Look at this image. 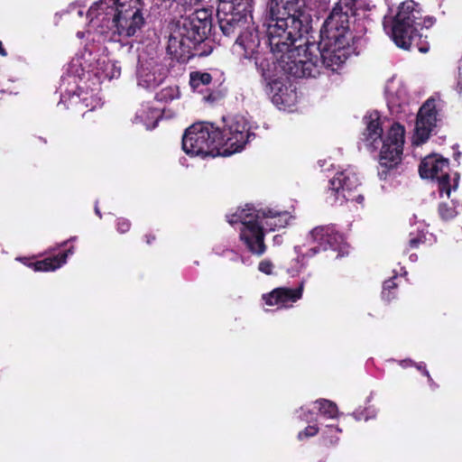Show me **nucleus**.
Instances as JSON below:
<instances>
[{
	"instance_id": "f257e3e1",
	"label": "nucleus",
	"mask_w": 462,
	"mask_h": 462,
	"mask_svg": "<svg viewBox=\"0 0 462 462\" xmlns=\"http://www.w3.org/2000/svg\"><path fill=\"white\" fill-rule=\"evenodd\" d=\"M350 11L347 5L337 4L325 20L318 43L320 69L336 71L356 53V37L349 28Z\"/></svg>"
},
{
	"instance_id": "f03ea898",
	"label": "nucleus",
	"mask_w": 462,
	"mask_h": 462,
	"mask_svg": "<svg viewBox=\"0 0 462 462\" xmlns=\"http://www.w3.org/2000/svg\"><path fill=\"white\" fill-rule=\"evenodd\" d=\"M245 59L254 60L257 71L261 74L263 83L280 76L293 78H316L320 74L318 56L305 51L303 55L294 57L293 53L282 54L278 57L270 51H263L258 47L249 50Z\"/></svg>"
},
{
	"instance_id": "7ed1b4c3",
	"label": "nucleus",
	"mask_w": 462,
	"mask_h": 462,
	"mask_svg": "<svg viewBox=\"0 0 462 462\" xmlns=\"http://www.w3.org/2000/svg\"><path fill=\"white\" fill-rule=\"evenodd\" d=\"M144 0H100L88 11L92 17L110 23V28L123 38L135 36L145 24Z\"/></svg>"
},
{
	"instance_id": "20e7f679",
	"label": "nucleus",
	"mask_w": 462,
	"mask_h": 462,
	"mask_svg": "<svg viewBox=\"0 0 462 462\" xmlns=\"http://www.w3.org/2000/svg\"><path fill=\"white\" fill-rule=\"evenodd\" d=\"M419 5L413 0L402 2L392 19L390 36L397 47L411 51L418 50L426 53L430 50L428 35L417 28L419 24Z\"/></svg>"
},
{
	"instance_id": "39448f33",
	"label": "nucleus",
	"mask_w": 462,
	"mask_h": 462,
	"mask_svg": "<svg viewBox=\"0 0 462 462\" xmlns=\"http://www.w3.org/2000/svg\"><path fill=\"white\" fill-rule=\"evenodd\" d=\"M252 9L245 5L234 7L226 4H218L217 9V23L222 33L228 38H236V43L244 50L247 56L249 50L258 47L259 38L256 33L245 31Z\"/></svg>"
},
{
	"instance_id": "423d86ee",
	"label": "nucleus",
	"mask_w": 462,
	"mask_h": 462,
	"mask_svg": "<svg viewBox=\"0 0 462 462\" xmlns=\"http://www.w3.org/2000/svg\"><path fill=\"white\" fill-rule=\"evenodd\" d=\"M266 30L267 43L270 52L277 55L293 53L294 57L300 55L295 43L300 41L308 28L301 27V22L294 18L291 23L284 18L270 17Z\"/></svg>"
},
{
	"instance_id": "0eeeda50",
	"label": "nucleus",
	"mask_w": 462,
	"mask_h": 462,
	"mask_svg": "<svg viewBox=\"0 0 462 462\" xmlns=\"http://www.w3.org/2000/svg\"><path fill=\"white\" fill-rule=\"evenodd\" d=\"M216 126L211 123H196L188 127L182 136L183 152L191 156L207 157L222 155L216 134Z\"/></svg>"
},
{
	"instance_id": "6e6552de",
	"label": "nucleus",
	"mask_w": 462,
	"mask_h": 462,
	"mask_svg": "<svg viewBox=\"0 0 462 462\" xmlns=\"http://www.w3.org/2000/svg\"><path fill=\"white\" fill-rule=\"evenodd\" d=\"M216 133L219 149L225 156L241 152L250 137L254 136L250 131L249 122L241 115L223 117V126H216Z\"/></svg>"
},
{
	"instance_id": "1a4fd4ad",
	"label": "nucleus",
	"mask_w": 462,
	"mask_h": 462,
	"mask_svg": "<svg viewBox=\"0 0 462 462\" xmlns=\"http://www.w3.org/2000/svg\"><path fill=\"white\" fill-rule=\"evenodd\" d=\"M255 210L254 207L246 205L245 208H238L236 213L227 216V221L231 226L242 224L240 240L252 254L261 256L266 252L267 246L264 243L265 232L255 219Z\"/></svg>"
},
{
	"instance_id": "9d476101",
	"label": "nucleus",
	"mask_w": 462,
	"mask_h": 462,
	"mask_svg": "<svg viewBox=\"0 0 462 462\" xmlns=\"http://www.w3.org/2000/svg\"><path fill=\"white\" fill-rule=\"evenodd\" d=\"M212 10L202 8L184 18L176 29L196 46L211 45L208 35L212 30Z\"/></svg>"
},
{
	"instance_id": "9b49d317",
	"label": "nucleus",
	"mask_w": 462,
	"mask_h": 462,
	"mask_svg": "<svg viewBox=\"0 0 462 462\" xmlns=\"http://www.w3.org/2000/svg\"><path fill=\"white\" fill-rule=\"evenodd\" d=\"M404 134V126L399 123H393L385 139H383L379 155V163L382 168H384V170L379 171L381 179H385L387 171L396 167L401 162Z\"/></svg>"
},
{
	"instance_id": "f8f14e48",
	"label": "nucleus",
	"mask_w": 462,
	"mask_h": 462,
	"mask_svg": "<svg viewBox=\"0 0 462 462\" xmlns=\"http://www.w3.org/2000/svg\"><path fill=\"white\" fill-rule=\"evenodd\" d=\"M212 51V45L196 46L176 28L171 32L167 44L168 54L180 63H187L194 57L208 56Z\"/></svg>"
},
{
	"instance_id": "ddd939ff",
	"label": "nucleus",
	"mask_w": 462,
	"mask_h": 462,
	"mask_svg": "<svg viewBox=\"0 0 462 462\" xmlns=\"http://www.w3.org/2000/svg\"><path fill=\"white\" fill-rule=\"evenodd\" d=\"M449 162L448 159L431 154L421 160L419 173L422 179L436 180L440 195H450L451 184L449 176Z\"/></svg>"
},
{
	"instance_id": "4468645a",
	"label": "nucleus",
	"mask_w": 462,
	"mask_h": 462,
	"mask_svg": "<svg viewBox=\"0 0 462 462\" xmlns=\"http://www.w3.org/2000/svg\"><path fill=\"white\" fill-rule=\"evenodd\" d=\"M310 236L316 244L310 249L313 254L332 250L337 253V258L343 256L347 249L344 236L336 229L334 225L318 226L310 231Z\"/></svg>"
},
{
	"instance_id": "2eb2a0df",
	"label": "nucleus",
	"mask_w": 462,
	"mask_h": 462,
	"mask_svg": "<svg viewBox=\"0 0 462 462\" xmlns=\"http://www.w3.org/2000/svg\"><path fill=\"white\" fill-rule=\"evenodd\" d=\"M360 185L357 175L349 169H346L342 171H338L329 180L328 189L331 195L334 196L336 201H354L357 199H362L361 195L357 197L354 195Z\"/></svg>"
},
{
	"instance_id": "dca6fc26",
	"label": "nucleus",
	"mask_w": 462,
	"mask_h": 462,
	"mask_svg": "<svg viewBox=\"0 0 462 462\" xmlns=\"http://www.w3.org/2000/svg\"><path fill=\"white\" fill-rule=\"evenodd\" d=\"M270 17L284 18L291 23L292 18L301 22V27L308 28L310 15L306 14L303 0H271Z\"/></svg>"
},
{
	"instance_id": "f3484780",
	"label": "nucleus",
	"mask_w": 462,
	"mask_h": 462,
	"mask_svg": "<svg viewBox=\"0 0 462 462\" xmlns=\"http://www.w3.org/2000/svg\"><path fill=\"white\" fill-rule=\"evenodd\" d=\"M292 216L286 210L277 209L276 208L266 207L255 210V219L264 230L273 232L281 228H285L291 220Z\"/></svg>"
},
{
	"instance_id": "a211bd4d",
	"label": "nucleus",
	"mask_w": 462,
	"mask_h": 462,
	"mask_svg": "<svg viewBox=\"0 0 462 462\" xmlns=\"http://www.w3.org/2000/svg\"><path fill=\"white\" fill-rule=\"evenodd\" d=\"M435 99L430 97L420 106L416 119V134L421 143L426 142L436 126L437 110Z\"/></svg>"
},
{
	"instance_id": "6ab92c4d",
	"label": "nucleus",
	"mask_w": 462,
	"mask_h": 462,
	"mask_svg": "<svg viewBox=\"0 0 462 462\" xmlns=\"http://www.w3.org/2000/svg\"><path fill=\"white\" fill-rule=\"evenodd\" d=\"M303 282L297 288L278 287L272 291L263 294L262 300L268 306H277L278 309L291 307L293 303L301 299Z\"/></svg>"
},
{
	"instance_id": "aec40b11",
	"label": "nucleus",
	"mask_w": 462,
	"mask_h": 462,
	"mask_svg": "<svg viewBox=\"0 0 462 462\" xmlns=\"http://www.w3.org/2000/svg\"><path fill=\"white\" fill-rule=\"evenodd\" d=\"M165 73L158 66L142 63L137 70L138 85L151 90L159 87L165 79Z\"/></svg>"
},
{
	"instance_id": "412c9836",
	"label": "nucleus",
	"mask_w": 462,
	"mask_h": 462,
	"mask_svg": "<svg viewBox=\"0 0 462 462\" xmlns=\"http://www.w3.org/2000/svg\"><path fill=\"white\" fill-rule=\"evenodd\" d=\"M364 121L366 125V127L363 133V140L366 143L367 145L375 149L376 146L374 145V143H376L378 140L381 141L383 136V128L380 122V116L376 112L372 113L368 116H365L364 117Z\"/></svg>"
},
{
	"instance_id": "4be33fe9",
	"label": "nucleus",
	"mask_w": 462,
	"mask_h": 462,
	"mask_svg": "<svg viewBox=\"0 0 462 462\" xmlns=\"http://www.w3.org/2000/svg\"><path fill=\"white\" fill-rule=\"evenodd\" d=\"M73 254L74 246H70L56 255L46 257L42 260H36L34 272H53L61 267L67 262L68 256Z\"/></svg>"
},
{
	"instance_id": "5701e85b",
	"label": "nucleus",
	"mask_w": 462,
	"mask_h": 462,
	"mask_svg": "<svg viewBox=\"0 0 462 462\" xmlns=\"http://www.w3.org/2000/svg\"><path fill=\"white\" fill-rule=\"evenodd\" d=\"M264 89L268 95L272 96L273 103H283L282 94L286 90L283 77L280 76L271 81H267V83H264Z\"/></svg>"
},
{
	"instance_id": "b1692460",
	"label": "nucleus",
	"mask_w": 462,
	"mask_h": 462,
	"mask_svg": "<svg viewBox=\"0 0 462 462\" xmlns=\"http://www.w3.org/2000/svg\"><path fill=\"white\" fill-rule=\"evenodd\" d=\"M97 103V99L92 95L88 97L87 92H81L79 94L74 93L69 100V105L79 106V110H82V108L87 109L82 112V116H84L86 112L92 111Z\"/></svg>"
},
{
	"instance_id": "393cba45",
	"label": "nucleus",
	"mask_w": 462,
	"mask_h": 462,
	"mask_svg": "<svg viewBox=\"0 0 462 462\" xmlns=\"http://www.w3.org/2000/svg\"><path fill=\"white\" fill-rule=\"evenodd\" d=\"M213 82V77L210 73L193 71L189 74V85L193 90L200 91V87H208Z\"/></svg>"
},
{
	"instance_id": "a878e982",
	"label": "nucleus",
	"mask_w": 462,
	"mask_h": 462,
	"mask_svg": "<svg viewBox=\"0 0 462 462\" xmlns=\"http://www.w3.org/2000/svg\"><path fill=\"white\" fill-rule=\"evenodd\" d=\"M319 404V411L321 415L335 419L338 415V408L337 404L327 399H319L316 402Z\"/></svg>"
},
{
	"instance_id": "bb28decb",
	"label": "nucleus",
	"mask_w": 462,
	"mask_h": 462,
	"mask_svg": "<svg viewBox=\"0 0 462 462\" xmlns=\"http://www.w3.org/2000/svg\"><path fill=\"white\" fill-rule=\"evenodd\" d=\"M398 277L395 275L386 281L383 284L382 298L386 301H391L396 298L398 284L396 280Z\"/></svg>"
},
{
	"instance_id": "cd10ccee",
	"label": "nucleus",
	"mask_w": 462,
	"mask_h": 462,
	"mask_svg": "<svg viewBox=\"0 0 462 462\" xmlns=\"http://www.w3.org/2000/svg\"><path fill=\"white\" fill-rule=\"evenodd\" d=\"M180 95L177 86H167L155 94L154 98L159 102H170L177 98Z\"/></svg>"
},
{
	"instance_id": "c85d7f7f",
	"label": "nucleus",
	"mask_w": 462,
	"mask_h": 462,
	"mask_svg": "<svg viewBox=\"0 0 462 462\" xmlns=\"http://www.w3.org/2000/svg\"><path fill=\"white\" fill-rule=\"evenodd\" d=\"M438 212L440 218L444 221L453 219L457 214L456 208L453 205L445 202L439 203Z\"/></svg>"
},
{
	"instance_id": "c756f323",
	"label": "nucleus",
	"mask_w": 462,
	"mask_h": 462,
	"mask_svg": "<svg viewBox=\"0 0 462 462\" xmlns=\"http://www.w3.org/2000/svg\"><path fill=\"white\" fill-rule=\"evenodd\" d=\"M426 241L425 235L422 233H410V238L408 240V245L410 249H416L420 245L424 244Z\"/></svg>"
},
{
	"instance_id": "7c9ffc66",
	"label": "nucleus",
	"mask_w": 462,
	"mask_h": 462,
	"mask_svg": "<svg viewBox=\"0 0 462 462\" xmlns=\"http://www.w3.org/2000/svg\"><path fill=\"white\" fill-rule=\"evenodd\" d=\"M418 15L419 19V24H416L417 28L420 30V32H422L423 29H430L436 22V19L432 16H421L420 11L418 9Z\"/></svg>"
},
{
	"instance_id": "2f4dec72",
	"label": "nucleus",
	"mask_w": 462,
	"mask_h": 462,
	"mask_svg": "<svg viewBox=\"0 0 462 462\" xmlns=\"http://www.w3.org/2000/svg\"><path fill=\"white\" fill-rule=\"evenodd\" d=\"M319 433V428L316 425H309L303 430L298 433V439L302 440L305 438L316 436Z\"/></svg>"
},
{
	"instance_id": "473e14b6",
	"label": "nucleus",
	"mask_w": 462,
	"mask_h": 462,
	"mask_svg": "<svg viewBox=\"0 0 462 462\" xmlns=\"http://www.w3.org/2000/svg\"><path fill=\"white\" fill-rule=\"evenodd\" d=\"M131 226H132V224H131L130 220L127 218L118 217L116 219V230L120 234L127 233L130 230Z\"/></svg>"
},
{
	"instance_id": "72a5a7b5",
	"label": "nucleus",
	"mask_w": 462,
	"mask_h": 462,
	"mask_svg": "<svg viewBox=\"0 0 462 462\" xmlns=\"http://www.w3.org/2000/svg\"><path fill=\"white\" fill-rule=\"evenodd\" d=\"M273 268L274 265L269 259L262 260L258 264V270L266 275L273 274Z\"/></svg>"
},
{
	"instance_id": "f704fd0d",
	"label": "nucleus",
	"mask_w": 462,
	"mask_h": 462,
	"mask_svg": "<svg viewBox=\"0 0 462 462\" xmlns=\"http://www.w3.org/2000/svg\"><path fill=\"white\" fill-rule=\"evenodd\" d=\"M219 4H226L234 7L243 5L246 6V9L253 8V0H219Z\"/></svg>"
},
{
	"instance_id": "c9c22d12",
	"label": "nucleus",
	"mask_w": 462,
	"mask_h": 462,
	"mask_svg": "<svg viewBox=\"0 0 462 462\" xmlns=\"http://www.w3.org/2000/svg\"><path fill=\"white\" fill-rule=\"evenodd\" d=\"M17 261H19L20 263H22L23 264H24L25 266L32 269L34 271V263L36 262L35 260V256H32V257H17L16 258Z\"/></svg>"
},
{
	"instance_id": "e433bc0d",
	"label": "nucleus",
	"mask_w": 462,
	"mask_h": 462,
	"mask_svg": "<svg viewBox=\"0 0 462 462\" xmlns=\"http://www.w3.org/2000/svg\"><path fill=\"white\" fill-rule=\"evenodd\" d=\"M222 97L223 96L220 91H212L208 95L205 96L204 98H205V100L213 103V102H216V101L221 99Z\"/></svg>"
},
{
	"instance_id": "4c0bfd02",
	"label": "nucleus",
	"mask_w": 462,
	"mask_h": 462,
	"mask_svg": "<svg viewBox=\"0 0 462 462\" xmlns=\"http://www.w3.org/2000/svg\"><path fill=\"white\" fill-rule=\"evenodd\" d=\"M457 91L459 97L462 101V69H460V72H459V78H458V81H457Z\"/></svg>"
},
{
	"instance_id": "58836bf2",
	"label": "nucleus",
	"mask_w": 462,
	"mask_h": 462,
	"mask_svg": "<svg viewBox=\"0 0 462 462\" xmlns=\"http://www.w3.org/2000/svg\"><path fill=\"white\" fill-rule=\"evenodd\" d=\"M144 241L148 245H151L155 240L156 236L153 234H146L144 236Z\"/></svg>"
},
{
	"instance_id": "ea45409f",
	"label": "nucleus",
	"mask_w": 462,
	"mask_h": 462,
	"mask_svg": "<svg viewBox=\"0 0 462 462\" xmlns=\"http://www.w3.org/2000/svg\"><path fill=\"white\" fill-rule=\"evenodd\" d=\"M0 56H2V57L7 56V51H6L5 48L4 47V44L2 42H0Z\"/></svg>"
},
{
	"instance_id": "a19ab883",
	"label": "nucleus",
	"mask_w": 462,
	"mask_h": 462,
	"mask_svg": "<svg viewBox=\"0 0 462 462\" xmlns=\"http://www.w3.org/2000/svg\"><path fill=\"white\" fill-rule=\"evenodd\" d=\"M328 430L332 433V432H341V429H339L337 426V427H334V426H328Z\"/></svg>"
},
{
	"instance_id": "79ce46f5",
	"label": "nucleus",
	"mask_w": 462,
	"mask_h": 462,
	"mask_svg": "<svg viewBox=\"0 0 462 462\" xmlns=\"http://www.w3.org/2000/svg\"><path fill=\"white\" fill-rule=\"evenodd\" d=\"M339 441V438L338 437H336L335 439H330L328 440L329 444L330 445H337Z\"/></svg>"
},
{
	"instance_id": "37998d69",
	"label": "nucleus",
	"mask_w": 462,
	"mask_h": 462,
	"mask_svg": "<svg viewBox=\"0 0 462 462\" xmlns=\"http://www.w3.org/2000/svg\"><path fill=\"white\" fill-rule=\"evenodd\" d=\"M75 240H76V237H75V236H74V237H71L70 239H69V240L64 241L63 243H61V244H60V246H65V245L68 244V242H69V241H75Z\"/></svg>"
},
{
	"instance_id": "c03bdc74",
	"label": "nucleus",
	"mask_w": 462,
	"mask_h": 462,
	"mask_svg": "<svg viewBox=\"0 0 462 462\" xmlns=\"http://www.w3.org/2000/svg\"><path fill=\"white\" fill-rule=\"evenodd\" d=\"M423 374L428 377L430 382L432 381V378L430 377L429 372L426 369H424Z\"/></svg>"
},
{
	"instance_id": "a18cd8bd",
	"label": "nucleus",
	"mask_w": 462,
	"mask_h": 462,
	"mask_svg": "<svg viewBox=\"0 0 462 462\" xmlns=\"http://www.w3.org/2000/svg\"><path fill=\"white\" fill-rule=\"evenodd\" d=\"M354 416L356 420H361L363 418L362 414H358L357 412H354Z\"/></svg>"
},
{
	"instance_id": "49530a36",
	"label": "nucleus",
	"mask_w": 462,
	"mask_h": 462,
	"mask_svg": "<svg viewBox=\"0 0 462 462\" xmlns=\"http://www.w3.org/2000/svg\"><path fill=\"white\" fill-rule=\"evenodd\" d=\"M95 211L101 217V213L97 208H95Z\"/></svg>"
}]
</instances>
